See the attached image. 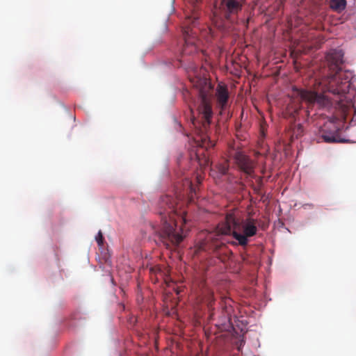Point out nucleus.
<instances>
[{
	"label": "nucleus",
	"mask_w": 356,
	"mask_h": 356,
	"mask_svg": "<svg viewBox=\"0 0 356 356\" xmlns=\"http://www.w3.org/2000/svg\"><path fill=\"white\" fill-rule=\"evenodd\" d=\"M222 302L224 304V305L222 306V310L225 318L229 322H230L231 312H232V307L230 305L232 300L229 298H225L222 300Z\"/></svg>",
	"instance_id": "obj_10"
},
{
	"label": "nucleus",
	"mask_w": 356,
	"mask_h": 356,
	"mask_svg": "<svg viewBox=\"0 0 356 356\" xmlns=\"http://www.w3.org/2000/svg\"><path fill=\"white\" fill-rule=\"evenodd\" d=\"M191 159H193V156L192 154H191Z\"/></svg>",
	"instance_id": "obj_20"
},
{
	"label": "nucleus",
	"mask_w": 356,
	"mask_h": 356,
	"mask_svg": "<svg viewBox=\"0 0 356 356\" xmlns=\"http://www.w3.org/2000/svg\"><path fill=\"white\" fill-rule=\"evenodd\" d=\"M213 99V87L210 83H206V86L199 91V98L197 102V111L198 118H193L192 124L196 129L197 134L200 137L201 144H198L200 148L197 149L194 152L195 159L198 162L200 166L208 165L209 159L204 155L203 147L209 142L207 131L211 123L213 117L212 109Z\"/></svg>",
	"instance_id": "obj_4"
},
{
	"label": "nucleus",
	"mask_w": 356,
	"mask_h": 356,
	"mask_svg": "<svg viewBox=\"0 0 356 356\" xmlns=\"http://www.w3.org/2000/svg\"><path fill=\"white\" fill-rule=\"evenodd\" d=\"M197 182L200 184L201 182V177L199 176H197L196 177Z\"/></svg>",
	"instance_id": "obj_18"
},
{
	"label": "nucleus",
	"mask_w": 356,
	"mask_h": 356,
	"mask_svg": "<svg viewBox=\"0 0 356 356\" xmlns=\"http://www.w3.org/2000/svg\"><path fill=\"white\" fill-rule=\"evenodd\" d=\"M216 96L220 108L222 111L224 110L229 99V92L227 86L223 84H218L216 88Z\"/></svg>",
	"instance_id": "obj_7"
},
{
	"label": "nucleus",
	"mask_w": 356,
	"mask_h": 356,
	"mask_svg": "<svg viewBox=\"0 0 356 356\" xmlns=\"http://www.w3.org/2000/svg\"><path fill=\"white\" fill-rule=\"evenodd\" d=\"M198 19V17L193 15V16H188L187 17V20L190 22L195 24V22Z\"/></svg>",
	"instance_id": "obj_17"
},
{
	"label": "nucleus",
	"mask_w": 356,
	"mask_h": 356,
	"mask_svg": "<svg viewBox=\"0 0 356 356\" xmlns=\"http://www.w3.org/2000/svg\"><path fill=\"white\" fill-rule=\"evenodd\" d=\"M216 8H218L220 14L214 12L213 24L218 29L225 31L230 27V16L241 10L242 3L237 0H220L219 3L216 2Z\"/></svg>",
	"instance_id": "obj_5"
},
{
	"label": "nucleus",
	"mask_w": 356,
	"mask_h": 356,
	"mask_svg": "<svg viewBox=\"0 0 356 356\" xmlns=\"http://www.w3.org/2000/svg\"><path fill=\"white\" fill-rule=\"evenodd\" d=\"M202 296V301L207 305L209 312H211L210 318H213V303L214 302L215 300L213 298V292L211 291L209 289L206 288L203 290Z\"/></svg>",
	"instance_id": "obj_8"
},
{
	"label": "nucleus",
	"mask_w": 356,
	"mask_h": 356,
	"mask_svg": "<svg viewBox=\"0 0 356 356\" xmlns=\"http://www.w3.org/2000/svg\"><path fill=\"white\" fill-rule=\"evenodd\" d=\"M346 6V0H331L330 7L334 11L341 13L345 10Z\"/></svg>",
	"instance_id": "obj_11"
},
{
	"label": "nucleus",
	"mask_w": 356,
	"mask_h": 356,
	"mask_svg": "<svg viewBox=\"0 0 356 356\" xmlns=\"http://www.w3.org/2000/svg\"><path fill=\"white\" fill-rule=\"evenodd\" d=\"M256 223L255 219H244L238 210H232L227 213L213 232L208 233L205 238L198 243L195 252H216L225 244L222 237L230 234L238 241V245L245 246L248 243V238L257 234Z\"/></svg>",
	"instance_id": "obj_3"
},
{
	"label": "nucleus",
	"mask_w": 356,
	"mask_h": 356,
	"mask_svg": "<svg viewBox=\"0 0 356 356\" xmlns=\"http://www.w3.org/2000/svg\"><path fill=\"white\" fill-rule=\"evenodd\" d=\"M261 181H262V179L260 177L259 178V182H261Z\"/></svg>",
	"instance_id": "obj_21"
},
{
	"label": "nucleus",
	"mask_w": 356,
	"mask_h": 356,
	"mask_svg": "<svg viewBox=\"0 0 356 356\" xmlns=\"http://www.w3.org/2000/svg\"><path fill=\"white\" fill-rule=\"evenodd\" d=\"M300 108V104H289L286 108V113L291 117L295 118L296 115L298 113L299 109Z\"/></svg>",
	"instance_id": "obj_14"
},
{
	"label": "nucleus",
	"mask_w": 356,
	"mask_h": 356,
	"mask_svg": "<svg viewBox=\"0 0 356 356\" xmlns=\"http://www.w3.org/2000/svg\"><path fill=\"white\" fill-rule=\"evenodd\" d=\"M327 64V75L321 79L318 84L321 92H328L334 97H330L312 90L293 88V98L305 102L310 107L314 104L326 106L336 104L341 111V119L345 120L351 112L356 113L350 97L346 98L350 86L353 73L350 70H343V52L339 49H330L325 56Z\"/></svg>",
	"instance_id": "obj_1"
},
{
	"label": "nucleus",
	"mask_w": 356,
	"mask_h": 356,
	"mask_svg": "<svg viewBox=\"0 0 356 356\" xmlns=\"http://www.w3.org/2000/svg\"><path fill=\"white\" fill-rule=\"evenodd\" d=\"M182 36L185 40V44H195L193 41H189V38L192 33V29L189 26L183 27L181 29Z\"/></svg>",
	"instance_id": "obj_12"
},
{
	"label": "nucleus",
	"mask_w": 356,
	"mask_h": 356,
	"mask_svg": "<svg viewBox=\"0 0 356 356\" xmlns=\"http://www.w3.org/2000/svg\"><path fill=\"white\" fill-rule=\"evenodd\" d=\"M234 159L239 169L248 175H252L254 172L255 163L249 156L241 152H236Z\"/></svg>",
	"instance_id": "obj_6"
},
{
	"label": "nucleus",
	"mask_w": 356,
	"mask_h": 356,
	"mask_svg": "<svg viewBox=\"0 0 356 356\" xmlns=\"http://www.w3.org/2000/svg\"><path fill=\"white\" fill-rule=\"evenodd\" d=\"M181 188L177 186L175 197L170 195L161 197L158 203V213L161 217L160 224L152 225V229L158 236L159 241L167 249L178 245L185 237L181 226L177 228V216L181 224L186 223V213L183 210V199L186 195L191 196L195 193L192 181L185 177L182 180Z\"/></svg>",
	"instance_id": "obj_2"
},
{
	"label": "nucleus",
	"mask_w": 356,
	"mask_h": 356,
	"mask_svg": "<svg viewBox=\"0 0 356 356\" xmlns=\"http://www.w3.org/2000/svg\"><path fill=\"white\" fill-rule=\"evenodd\" d=\"M340 130L339 127H335L334 126V130L333 132L327 133L325 130L323 131V133L322 134V138L324 142L328 143H342L344 140H341L339 138V136L338 135V131Z\"/></svg>",
	"instance_id": "obj_9"
},
{
	"label": "nucleus",
	"mask_w": 356,
	"mask_h": 356,
	"mask_svg": "<svg viewBox=\"0 0 356 356\" xmlns=\"http://www.w3.org/2000/svg\"><path fill=\"white\" fill-rule=\"evenodd\" d=\"M329 125L334 126V122H329Z\"/></svg>",
	"instance_id": "obj_19"
},
{
	"label": "nucleus",
	"mask_w": 356,
	"mask_h": 356,
	"mask_svg": "<svg viewBox=\"0 0 356 356\" xmlns=\"http://www.w3.org/2000/svg\"><path fill=\"white\" fill-rule=\"evenodd\" d=\"M216 168L221 175H225L227 173L229 170V161L227 160H225L222 162L217 164Z\"/></svg>",
	"instance_id": "obj_13"
},
{
	"label": "nucleus",
	"mask_w": 356,
	"mask_h": 356,
	"mask_svg": "<svg viewBox=\"0 0 356 356\" xmlns=\"http://www.w3.org/2000/svg\"><path fill=\"white\" fill-rule=\"evenodd\" d=\"M303 133V127L301 124H298L296 126V127L293 129V136H296V138H298L299 136H302Z\"/></svg>",
	"instance_id": "obj_15"
},
{
	"label": "nucleus",
	"mask_w": 356,
	"mask_h": 356,
	"mask_svg": "<svg viewBox=\"0 0 356 356\" xmlns=\"http://www.w3.org/2000/svg\"><path fill=\"white\" fill-rule=\"evenodd\" d=\"M95 238H96V241L98 243V245L102 246L104 243V236H103V234L101 231H99Z\"/></svg>",
	"instance_id": "obj_16"
}]
</instances>
